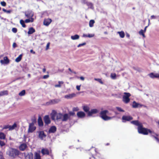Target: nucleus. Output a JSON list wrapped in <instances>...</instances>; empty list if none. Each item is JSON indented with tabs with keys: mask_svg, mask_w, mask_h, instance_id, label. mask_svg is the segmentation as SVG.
Here are the masks:
<instances>
[{
	"mask_svg": "<svg viewBox=\"0 0 159 159\" xmlns=\"http://www.w3.org/2000/svg\"><path fill=\"white\" fill-rule=\"evenodd\" d=\"M79 36L78 34H75L74 35H72L71 36V39L73 40L78 39L79 38Z\"/></svg>",
	"mask_w": 159,
	"mask_h": 159,
	"instance_id": "nucleus-26",
	"label": "nucleus"
},
{
	"mask_svg": "<svg viewBox=\"0 0 159 159\" xmlns=\"http://www.w3.org/2000/svg\"><path fill=\"white\" fill-rule=\"evenodd\" d=\"M108 112L107 110L101 111L100 113V117L105 121L111 119L112 118L111 117L108 116L107 115V114L108 113Z\"/></svg>",
	"mask_w": 159,
	"mask_h": 159,
	"instance_id": "nucleus-3",
	"label": "nucleus"
},
{
	"mask_svg": "<svg viewBox=\"0 0 159 159\" xmlns=\"http://www.w3.org/2000/svg\"><path fill=\"white\" fill-rule=\"evenodd\" d=\"M151 19H155L157 18H158V17H159V16H155L154 15H152L151 16Z\"/></svg>",
	"mask_w": 159,
	"mask_h": 159,
	"instance_id": "nucleus-46",
	"label": "nucleus"
},
{
	"mask_svg": "<svg viewBox=\"0 0 159 159\" xmlns=\"http://www.w3.org/2000/svg\"><path fill=\"white\" fill-rule=\"evenodd\" d=\"M116 108L117 110L120 112H124V111L123 110L122 108H121L120 107H116Z\"/></svg>",
	"mask_w": 159,
	"mask_h": 159,
	"instance_id": "nucleus-42",
	"label": "nucleus"
},
{
	"mask_svg": "<svg viewBox=\"0 0 159 159\" xmlns=\"http://www.w3.org/2000/svg\"><path fill=\"white\" fill-rule=\"evenodd\" d=\"M35 32V30L33 27H30L28 32V34H31Z\"/></svg>",
	"mask_w": 159,
	"mask_h": 159,
	"instance_id": "nucleus-22",
	"label": "nucleus"
},
{
	"mask_svg": "<svg viewBox=\"0 0 159 159\" xmlns=\"http://www.w3.org/2000/svg\"><path fill=\"white\" fill-rule=\"evenodd\" d=\"M38 125L39 126H43V121L41 117L39 116V117L38 120Z\"/></svg>",
	"mask_w": 159,
	"mask_h": 159,
	"instance_id": "nucleus-20",
	"label": "nucleus"
},
{
	"mask_svg": "<svg viewBox=\"0 0 159 159\" xmlns=\"http://www.w3.org/2000/svg\"><path fill=\"white\" fill-rule=\"evenodd\" d=\"M12 31L14 33H16L17 32V29L16 28H13L12 29Z\"/></svg>",
	"mask_w": 159,
	"mask_h": 159,
	"instance_id": "nucleus-47",
	"label": "nucleus"
},
{
	"mask_svg": "<svg viewBox=\"0 0 159 159\" xmlns=\"http://www.w3.org/2000/svg\"><path fill=\"white\" fill-rule=\"evenodd\" d=\"M29 159H33V155L32 153H30L29 155Z\"/></svg>",
	"mask_w": 159,
	"mask_h": 159,
	"instance_id": "nucleus-45",
	"label": "nucleus"
},
{
	"mask_svg": "<svg viewBox=\"0 0 159 159\" xmlns=\"http://www.w3.org/2000/svg\"><path fill=\"white\" fill-rule=\"evenodd\" d=\"M94 34H88L87 36L88 37L90 38L94 37Z\"/></svg>",
	"mask_w": 159,
	"mask_h": 159,
	"instance_id": "nucleus-49",
	"label": "nucleus"
},
{
	"mask_svg": "<svg viewBox=\"0 0 159 159\" xmlns=\"http://www.w3.org/2000/svg\"><path fill=\"white\" fill-rule=\"evenodd\" d=\"M50 43L49 42L47 44V45H46V50H48L49 48V46H50Z\"/></svg>",
	"mask_w": 159,
	"mask_h": 159,
	"instance_id": "nucleus-53",
	"label": "nucleus"
},
{
	"mask_svg": "<svg viewBox=\"0 0 159 159\" xmlns=\"http://www.w3.org/2000/svg\"><path fill=\"white\" fill-rule=\"evenodd\" d=\"M0 62L2 64H8L9 62V60L7 57H4L3 60H1Z\"/></svg>",
	"mask_w": 159,
	"mask_h": 159,
	"instance_id": "nucleus-12",
	"label": "nucleus"
},
{
	"mask_svg": "<svg viewBox=\"0 0 159 159\" xmlns=\"http://www.w3.org/2000/svg\"><path fill=\"white\" fill-rule=\"evenodd\" d=\"M46 135L44 133L43 131H39V137L41 140L43 139V138L45 137Z\"/></svg>",
	"mask_w": 159,
	"mask_h": 159,
	"instance_id": "nucleus-14",
	"label": "nucleus"
},
{
	"mask_svg": "<svg viewBox=\"0 0 159 159\" xmlns=\"http://www.w3.org/2000/svg\"><path fill=\"white\" fill-rule=\"evenodd\" d=\"M34 18H29V19H26L25 20V22L26 23H28L30 22H32L34 21Z\"/></svg>",
	"mask_w": 159,
	"mask_h": 159,
	"instance_id": "nucleus-28",
	"label": "nucleus"
},
{
	"mask_svg": "<svg viewBox=\"0 0 159 159\" xmlns=\"http://www.w3.org/2000/svg\"><path fill=\"white\" fill-rule=\"evenodd\" d=\"M41 153L43 155L49 154V151L47 149L43 148L41 150Z\"/></svg>",
	"mask_w": 159,
	"mask_h": 159,
	"instance_id": "nucleus-21",
	"label": "nucleus"
},
{
	"mask_svg": "<svg viewBox=\"0 0 159 159\" xmlns=\"http://www.w3.org/2000/svg\"><path fill=\"white\" fill-rule=\"evenodd\" d=\"M7 94L8 91L7 90L2 91L0 92V96Z\"/></svg>",
	"mask_w": 159,
	"mask_h": 159,
	"instance_id": "nucleus-31",
	"label": "nucleus"
},
{
	"mask_svg": "<svg viewBox=\"0 0 159 159\" xmlns=\"http://www.w3.org/2000/svg\"><path fill=\"white\" fill-rule=\"evenodd\" d=\"M145 32H144V31L142 30H141L139 32V33L140 35H143V34H144V33Z\"/></svg>",
	"mask_w": 159,
	"mask_h": 159,
	"instance_id": "nucleus-52",
	"label": "nucleus"
},
{
	"mask_svg": "<svg viewBox=\"0 0 159 159\" xmlns=\"http://www.w3.org/2000/svg\"><path fill=\"white\" fill-rule=\"evenodd\" d=\"M98 112V110L96 109H91L88 113V116H92L93 114H95Z\"/></svg>",
	"mask_w": 159,
	"mask_h": 159,
	"instance_id": "nucleus-9",
	"label": "nucleus"
},
{
	"mask_svg": "<svg viewBox=\"0 0 159 159\" xmlns=\"http://www.w3.org/2000/svg\"><path fill=\"white\" fill-rule=\"evenodd\" d=\"M27 147L26 144L25 143H23L20 144L19 147V148L20 150L22 151H24Z\"/></svg>",
	"mask_w": 159,
	"mask_h": 159,
	"instance_id": "nucleus-17",
	"label": "nucleus"
},
{
	"mask_svg": "<svg viewBox=\"0 0 159 159\" xmlns=\"http://www.w3.org/2000/svg\"><path fill=\"white\" fill-rule=\"evenodd\" d=\"M143 105L139 103L136 102L135 101H134L133 102L132 107L133 108H136L138 107H142Z\"/></svg>",
	"mask_w": 159,
	"mask_h": 159,
	"instance_id": "nucleus-11",
	"label": "nucleus"
},
{
	"mask_svg": "<svg viewBox=\"0 0 159 159\" xmlns=\"http://www.w3.org/2000/svg\"><path fill=\"white\" fill-rule=\"evenodd\" d=\"M62 117L63 118L62 119V120L63 121H66L69 118L68 115L67 114H65L63 115Z\"/></svg>",
	"mask_w": 159,
	"mask_h": 159,
	"instance_id": "nucleus-24",
	"label": "nucleus"
},
{
	"mask_svg": "<svg viewBox=\"0 0 159 159\" xmlns=\"http://www.w3.org/2000/svg\"><path fill=\"white\" fill-rule=\"evenodd\" d=\"M25 90H23L21 91L19 93V95L20 96H22L25 95Z\"/></svg>",
	"mask_w": 159,
	"mask_h": 159,
	"instance_id": "nucleus-35",
	"label": "nucleus"
},
{
	"mask_svg": "<svg viewBox=\"0 0 159 159\" xmlns=\"http://www.w3.org/2000/svg\"><path fill=\"white\" fill-rule=\"evenodd\" d=\"M133 118L130 116H123L122 117V122H125L126 121H130L133 120Z\"/></svg>",
	"mask_w": 159,
	"mask_h": 159,
	"instance_id": "nucleus-5",
	"label": "nucleus"
},
{
	"mask_svg": "<svg viewBox=\"0 0 159 159\" xmlns=\"http://www.w3.org/2000/svg\"><path fill=\"white\" fill-rule=\"evenodd\" d=\"M95 80H98L99 82H100V83H101L102 84V81H101V80L100 79H96Z\"/></svg>",
	"mask_w": 159,
	"mask_h": 159,
	"instance_id": "nucleus-59",
	"label": "nucleus"
},
{
	"mask_svg": "<svg viewBox=\"0 0 159 159\" xmlns=\"http://www.w3.org/2000/svg\"><path fill=\"white\" fill-rule=\"evenodd\" d=\"M57 130V128L55 126H52L50 127L48 130V133H54Z\"/></svg>",
	"mask_w": 159,
	"mask_h": 159,
	"instance_id": "nucleus-13",
	"label": "nucleus"
},
{
	"mask_svg": "<svg viewBox=\"0 0 159 159\" xmlns=\"http://www.w3.org/2000/svg\"><path fill=\"white\" fill-rule=\"evenodd\" d=\"M76 96V94L74 93L65 95V98L67 99H70Z\"/></svg>",
	"mask_w": 159,
	"mask_h": 159,
	"instance_id": "nucleus-19",
	"label": "nucleus"
},
{
	"mask_svg": "<svg viewBox=\"0 0 159 159\" xmlns=\"http://www.w3.org/2000/svg\"><path fill=\"white\" fill-rule=\"evenodd\" d=\"M86 114L84 112L82 111H79L77 112V116L80 118H83L84 117Z\"/></svg>",
	"mask_w": 159,
	"mask_h": 159,
	"instance_id": "nucleus-10",
	"label": "nucleus"
},
{
	"mask_svg": "<svg viewBox=\"0 0 159 159\" xmlns=\"http://www.w3.org/2000/svg\"><path fill=\"white\" fill-rule=\"evenodd\" d=\"M80 85H77L76 86V88L78 90H80Z\"/></svg>",
	"mask_w": 159,
	"mask_h": 159,
	"instance_id": "nucleus-55",
	"label": "nucleus"
},
{
	"mask_svg": "<svg viewBox=\"0 0 159 159\" xmlns=\"http://www.w3.org/2000/svg\"><path fill=\"white\" fill-rule=\"evenodd\" d=\"M10 125H5L3 127V129H9V130H10Z\"/></svg>",
	"mask_w": 159,
	"mask_h": 159,
	"instance_id": "nucleus-44",
	"label": "nucleus"
},
{
	"mask_svg": "<svg viewBox=\"0 0 159 159\" xmlns=\"http://www.w3.org/2000/svg\"><path fill=\"white\" fill-rule=\"evenodd\" d=\"M131 123L138 126V131L139 134L147 135L148 134L149 132H150V129L143 127V124L138 120L131 121Z\"/></svg>",
	"mask_w": 159,
	"mask_h": 159,
	"instance_id": "nucleus-1",
	"label": "nucleus"
},
{
	"mask_svg": "<svg viewBox=\"0 0 159 159\" xmlns=\"http://www.w3.org/2000/svg\"><path fill=\"white\" fill-rule=\"evenodd\" d=\"M2 10L4 12L7 13H10L11 11V10H7L4 8H3Z\"/></svg>",
	"mask_w": 159,
	"mask_h": 159,
	"instance_id": "nucleus-41",
	"label": "nucleus"
},
{
	"mask_svg": "<svg viewBox=\"0 0 159 159\" xmlns=\"http://www.w3.org/2000/svg\"><path fill=\"white\" fill-rule=\"evenodd\" d=\"M95 23V21L93 20H91L89 22V26L90 27H92L93 26V24Z\"/></svg>",
	"mask_w": 159,
	"mask_h": 159,
	"instance_id": "nucleus-32",
	"label": "nucleus"
},
{
	"mask_svg": "<svg viewBox=\"0 0 159 159\" xmlns=\"http://www.w3.org/2000/svg\"><path fill=\"white\" fill-rule=\"evenodd\" d=\"M25 15L27 18H32L34 16V13L32 11L29 10L25 12Z\"/></svg>",
	"mask_w": 159,
	"mask_h": 159,
	"instance_id": "nucleus-6",
	"label": "nucleus"
},
{
	"mask_svg": "<svg viewBox=\"0 0 159 159\" xmlns=\"http://www.w3.org/2000/svg\"><path fill=\"white\" fill-rule=\"evenodd\" d=\"M111 77L113 79H115L116 78V75L115 73H111Z\"/></svg>",
	"mask_w": 159,
	"mask_h": 159,
	"instance_id": "nucleus-39",
	"label": "nucleus"
},
{
	"mask_svg": "<svg viewBox=\"0 0 159 159\" xmlns=\"http://www.w3.org/2000/svg\"><path fill=\"white\" fill-rule=\"evenodd\" d=\"M32 123H33V125H34V124L36 122V119L35 118H33L32 119Z\"/></svg>",
	"mask_w": 159,
	"mask_h": 159,
	"instance_id": "nucleus-50",
	"label": "nucleus"
},
{
	"mask_svg": "<svg viewBox=\"0 0 159 159\" xmlns=\"http://www.w3.org/2000/svg\"><path fill=\"white\" fill-rule=\"evenodd\" d=\"M124 95L123 96V101L126 104L128 103L130 101L129 97L131 96V94L129 93L125 92Z\"/></svg>",
	"mask_w": 159,
	"mask_h": 159,
	"instance_id": "nucleus-4",
	"label": "nucleus"
},
{
	"mask_svg": "<svg viewBox=\"0 0 159 159\" xmlns=\"http://www.w3.org/2000/svg\"><path fill=\"white\" fill-rule=\"evenodd\" d=\"M63 117V115L61 113H58L57 115L56 119L57 120L61 119Z\"/></svg>",
	"mask_w": 159,
	"mask_h": 159,
	"instance_id": "nucleus-29",
	"label": "nucleus"
},
{
	"mask_svg": "<svg viewBox=\"0 0 159 159\" xmlns=\"http://www.w3.org/2000/svg\"><path fill=\"white\" fill-rule=\"evenodd\" d=\"M80 79L82 80H84V77H83V76H81V77H80Z\"/></svg>",
	"mask_w": 159,
	"mask_h": 159,
	"instance_id": "nucleus-62",
	"label": "nucleus"
},
{
	"mask_svg": "<svg viewBox=\"0 0 159 159\" xmlns=\"http://www.w3.org/2000/svg\"><path fill=\"white\" fill-rule=\"evenodd\" d=\"M7 153L10 156L15 157L19 155L20 152L16 149L12 148L7 151Z\"/></svg>",
	"mask_w": 159,
	"mask_h": 159,
	"instance_id": "nucleus-2",
	"label": "nucleus"
},
{
	"mask_svg": "<svg viewBox=\"0 0 159 159\" xmlns=\"http://www.w3.org/2000/svg\"><path fill=\"white\" fill-rule=\"evenodd\" d=\"M52 22L50 19H48L44 20L43 21V24L46 26H48Z\"/></svg>",
	"mask_w": 159,
	"mask_h": 159,
	"instance_id": "nucleus-18",
	"label": "nucleus"
},
{
	"mask_svg": "<svg viewBox=\"0 0 159 159\" xmlns=\"http://www.w3.org/2000/svg\"><path fill=\"white\" fill-rule=\"evenodd\" d=\"M36 127L34 126L33 123H30L29 124V129L28 130V133H32L36 129Z\"/></svg>",
	"mask_w": 159,
	"mask_h": 159,
	"instance_id": "nucleus-8",
	"label": "nucleus"
},
{
	"mask_svg": "<svg viewBox=\"0 0 159 159\" xmlns=\"http://www.w3.org/2000/svg\"><path fill=\"white\" fill-rule=\"evenodd\" d=\"M49 77V75H46L43 76V78L44 79H46L48 78Z\"/></svg>",
	"mask_w": 159,
	"mask_h": 159,
	"instance_id": "nucleus-56",
	"label": "nucleus"
},
{
	"mask_svg": "<svg viewBox=\"0 0 159 159\" xmlns=\"http://www.w3.org/2000/svg\"><path fill=\"white\" fill-rule=\"evenodd\" d=\"M30 52L31 53H33V54H35V52L32 49H31V50H30Z\"/></svg>",
	"mask_w": 159,
	"mask_h": 159,
	"instance_id": "nucleus-64",
	"label": "nucleus"
},
{
	"mask_svg": "<svg viewBox=\"0 0 159 159\" xmlns=\"http://www.w3.org/2000/svg\"><path fill=\"white\" fill-rule=\"evenodd\" d=\"M43 119L45 125H48L50 123L51 120L49 115L45 116Z\"/></svg>",
	"mask_w": 159,
	"mask_h": 159,
	"instance_id": "nucleus-7",
	"label": "nucleus"
},
{
	"mask_svg": "<svg viewBox=\"0 0 159 159\" xmlns=\"http://www.w3.org/2000/svg\"><path fill=\"white\" fill-rule=\"evenodd\" d=\"M149 133L151 134V135L153 134L156 136H158V134L155 133L153 131H152L150 130V132H149Z\"/></svg>",
	"mask_w": 159,
	"mask_h": 159,
	"instance_id": "nucleus-43",
	"label": "nucleus"
},
{
	"mask_svg": "<svg viewBox=\"0 0 159 159\" xmlns=\"http://www.w3.org/2000/svg\"><path fill=\"white\" fill-rule=\"evenodd\" d=\"M16 43H13V48H15L16 47Z\"/></svg>",
	"mask_w": 159,
	"mask_h": 159,
	"instance_id": "nucleus-58",
	"label": "nucleus"
},
{
	"mask_svg": "<svg viewBox=\"0 0 159 159\" xmlns=\"http://www.w3.org/2000/svg\"><path fill=\"white\" fill-rule=\"evenodd\" d=\"M86 44V43L85 42L84 43H80V44H79L78 45L77 47H80L81 46L85 45Z\"/></svg>",
	"mask_w": 159,
	"mask_h": 159,
	"instance_id": "nucleus-48",
	"label": "nucleus"
},
{
	"mask_svg": "<svg viewBox=\"0 0 159 159\" xmlns=\"http://www.w3.org/2000/svg\"><path fill=\"white\" fill-rule=\"evenodd\" d=\"M5 134L2 132H0V139H6Z\"/></svg>",
	"mask_w": 159,
	"mask_h": 159,
	"instance_id": "nucleus-25",
	"label": "nucleus"
},
{
	"mask_svg": "<svg viewBox=\"0 0 159 159\" xmlns=\"http://www.w3.org/2000/svg\"><path fill=\"white\" fill-rule=\"evenodd\" d=\"M55 87H61V85L60 84H56L55 85Z\"/></svg>",
	"mask_w": 159,
	"mask_h": 159,
	"instance_id": "nucleus-57",
	"label": "nucleus"
},
{
	"mask_svg": "<svg viewBox=\"0 0 159 159\" xmlns=\"http://www.w3.org/2000/svg\"><path fill=\"white\" fill-rule=\"evenodd\" d=\"M73 111H78V108L74 107L73 108Z\"/></svg>",
	"mask_w": 159,
	"mask_h": 159,
	"instance_id": "nucleus-60",
	"label": "nucleus"
},
{
	"mask_svg": "<svg viewBox=\"0 0 159 159\" xmlns=\"http://www.w3.org/2000/svg\"><path fill=\"white\" fill-rule=\"evenodd\" d=\"M60 101V99H55L50 100L48 103L51 104H55L59 102Z\"/></svg>",
	"mask_w": 159,
	"mask_h": 159,
	"instance_id": "nucleus-15",
	"label": "nucleus"
},
{
	"mask_svg": "<svg viewBox=\"0 0 159 159\" xmlns=\"http://www.w3.org/2000/svg\"><path fill=\"white\" fill-rule=\"evenodd\" d=\"M1 4L3 6H5L6 5V3L5 2L3 1L1 2Z\"/></svg>",
	"mask_w": 159,
	"mask_h": 159,
	"instance_id": "nucleus-51",
	"label": "nucleus"
},
{
	"mask_svg": "<svg viewBox=\"0 0 159 159\" xmlns=\"http://www.w3.org/2000/svg\"><path fill=\"white\" fill-rule=\"evenodd\" d=\"M16 126V123H14L12 126L10 125V130L14 129Z\"/></svg>",
	"mask_w": 159,
	"mask_h": 159,
	"instance_id": "nucleus-34",
	"label": "nucleus"
},
{
	"mask_svg": "<svg viewBox=\"0 0 159 159\" xmlns=\"http://www.w3.org/2000/svg\"><path fill=\"white\" fill-rule=\"evenodd\" d=\"M34 159H41L39 153L37 152L35 153Z\"/></svg>",
	"mask_w": 159,
	"mask_h": 159,
	"instance_id": "nucleus-27",
	"label": "nucleus"
},
{
	"mask_svg": "<svg viewBox=\"0 0 159 159\" xmlns=\"http://www.w3.org/2000/svg\"><path fill=\"white\" fill-rule=\"evenodd\" d=\"M64 82L62 81H58V84H60L61 85V84H63Z\"/></svg>",
	"mask_w": 159,
	"mask_h": 159,
	"instance_id": "nucleus-61",
	"label": "nucleus"
},
{
	"mask_svg": "<svg viewBox=\"0 0 159 159\" xmlns=\"http://www.w3.org/2000/svg\"><path fill=\"white\" fill-rule=\"evenodd\" d=\"M86 4L89 7V8H90L91 9L93 8V5L92 3L87 2Z\"/></svg>",
	"mask_w": 159,
	"mask_h": 159,
	"instance_id": "nucleus-36",
	"label": "nucleus"
},
{
	"mask_svg": "<svg viewBox=\"0 0 159 159\" xmlns=\"http://www.w3.org/2000/svg\"><path fill=\"white\" fill-rule=\"evenodd\" d=\"M151 136L154 138V139H155L157 142L159 143V139L157 137V136H156L153 134H152L151 135Z\"/></svg>",
	"mask_w": 159,
	"mask_h": 159,
	"instance_id": "nucleus-38",
	"label": "nucleus"
},
{
	"mask_svg": "<svg viewBox=\"0 0 159 159\" xmlns=\"http://www.w3.org/2000/svg\"><path fill=\"white\" fill-rule=\"evenodd\" d=\"M88 34H83V37H88Z\"/></svg>",
	"mask_w": 159,
	"mask_h": 159,
	"instance_id": "nucleus-63",
	"label": "nucleus"
},
{
	"mask_svg": "<svg viewBox=\"0 0 159 159\" xmlns=\"http://www.w3.org/2000/svg\"><path fill=\"white\" fill-rule=\"evenodd\" d=\"M25 21H24V20H20V23L21 24V25H22V26L23 27H26V25L25 24Z\"/></svg>",
	"mask_w": 159,
	"mask_h": 159,
	"instance_id": "nucleus-37",
	"label": "nucleus"
},
{
	"mask_svg": "<svg viewBox=\"0 0 159 159\" xmlns=\"http://www.w3.org/2000/svg\"><path fill=\"white\" fill-rule=\"evenodd\" d=\"M83 109L84 111L88 113L89 111L90 108L87 106H84L83 107Z\"/></svg>",
	"mask_w": 159,
	"mask_h": 159,
	"instance_id": "nucleus-23",
	"label": "nucleus"
},
{
	"mask_svg": "<svg viewBox=\"0 0 159 159\" xmlns=\"http://www.w3.org/2000/svg\"><path fill=\"white\" fill-rule=\"evenodd\" d=\"M148 75L152 78H158L159 77V74L151 73L149 74Z\"/></svg>",
	"mask_w": 159,
	"mask_h": 159,
	"instance_id": "nucleus-16",
	"label": "nucleus"
},
{
	"mask_svg": "<svg viewBox=\"0 0 159 159\" xmlns=\"http://www.w3.org/2000/svg\"><path fill=\"white\" fill-rule=\"evenodd\" d=\"M118 33L119 34L120 37L121 38H123L125 37V33L123 31L118 32Z\"/></svg>",
	"mask_w": 159,
	"mask_h": 159,
	"instance_id": "nucleus-33",
	"label": "nucleus"
},
{
	"mask_svg": "<svg viewBox=\"0 0 159 159\" xmlns=\"http://www.w3.org/2000/svg\"><path fill=\"white\" fill-rule=\"evenodd\" d=\"M22 54H20L17 58L15 59V61L16 62H19L20 61L22 57Z\"/></svg>",
	"mask_w": 159,
	"mask_h": 159,
	"instance_id": "nucleus-30",
	"label": "nucleus"
},
{
	"mask_svg": "<svg viewBox=\"0 0 159 159\" xmlns=\"http://www.w3.org/2000/svg\"><path fill=\"white\" fill-rule=\"evenodd\" d=\"M5 143L3 141L0 140V146L3 147L5 145Z\"/></svg>",
	"mask_w": 159,
	"mask_h": 159,
	"instance_id": "nucleus-40",
	"label": "nucleus"
},
{
	"mask_svg": "<svg viewBox=\"0 0 159 159\" xmlns=\"http://www.w3.org/2000/svg\"><path fill=\"white\" fill-rule=\"evenodd\" d=\"M69 114L70 116H73V115H74L75 114V113L73 111H70L69 112Z\"/></svg>",
	"mask_w": 159,
	"mask_h": 159,
	"instance_id": "nucleus-54",
	"label": "nucleus"
}]
</instances>
